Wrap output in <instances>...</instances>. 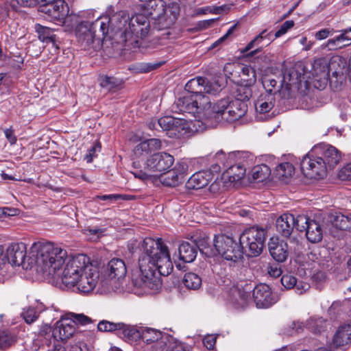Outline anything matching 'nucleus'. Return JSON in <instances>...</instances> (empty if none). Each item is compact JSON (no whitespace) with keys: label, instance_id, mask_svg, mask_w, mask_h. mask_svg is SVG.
<instances>
[{"label":"nucleus","instance_id":"nucleus-15","mask_svg":"<svg viewBox=\"0 0 351 351\" xmlns=\"http://www.w3.org/2000/svg\"><path fill=\"white\" fill-rule=\"evenodd\" d=\"M313 152L322 156L328 170L334 169L341 160V152L328 144H318L313 147Z\"/></svg>","mask_w":351,"mask_h":351},{"label":"nucleus","instance_id":"nucleus-62","mask_svg":"<svg viewBox=\"0 0 351 351\" xmlns=\"http://www.w3.org/2000/svg\"><path fill=\"white\" fill-rule=\"evenodd\" d=\"M4 134L8 141L12 145L14 144L16 141V137L14 134V131L11 129H5L4 130Z\"/></svg>","mask_w":351,"mask_h":351},{"label":"nucleus","instance_id":"nucleus-45","mask_svg":"<svg viewBox=\"0 0 351 351\" xmlns=\"http://www.w3.org/2000/svg\"><path fill=\"white\" fill-rule=\"evenodd\" d=\"M334 226L340 230L351 228V218L342 214L337 215L333 220Z\"/></svg>","mask_w":351,"mask_h":351},{"label":"nucleus","instance_id":"nucleus-38","mask_svg":"<svg viewBox=\"0 0 351 351\" xmlns=\"http://www.w3.org/2000/svg\"><path fill=\"white\" fill-rule=\"evenodd\" d=\"M183 284L189 289L197 290L202 286V278L197 274L189 272L183 278Z\"/></svg>","mask_w":351,"mask_h":351},{"label":"nucleus","instance_id":"nucleus-36","mask_svg":"<svg viewBox=\"0 0 351 351\" xmlns=\"http://www.w3.org/2000/svg\"><path fill=\"white\" fill-rule=\"evenodd\" d=\"M295 173V168L290 162L279 164L274 171L275 176L281 180H286L291 178Z\"/></svg>","mask_w":351,"mask_h":351},{"label":"nucleus","instance_id":"nucleus-24","mask_svg":"<svg viewBox=\"0 0 351 351\" xmlns=\"http://www.w3.org/2000/svg\"><path fill=\"white\" fill-rule=\"evenodd\" d=\"M210 168L213 172L218 173L222 169L225 171L233 162V159H230V153L226 154L223 150H219L214 155L210 156Z\"/></svg>","mask_w":351,"mask_h":351},{"label":"nucleus","instance_id":"nucleus-49","mask_svg":"<svg viewBox=\"0 0 351 351\" xmlns=\"http://www.w3.org/2000/svg\"><path fill=\"white\" fill-rule=\"evenodd\" d=\"M70 319L73 323L81 324V325H87L92 322V320L88 316L84 314H76L71 313H70Z\"/></svg>","mask_w":351,"mask_h":351},{"label":"nucleus","instance_id":"nucleus-11","mask_svg":"<svg viewBox=\"0 0 351 351\" xmlns=\"http://www.w3.org/2000/svg\"><path fill=\"white\" fill-rule=\"evenodd\" d=\"M298 230L306 231L308 241L313 243H319L323 238V230L321 225L315 220L310 219L304 215L298 216Z\"/></svg>","mask_w":351,"mask_h":351},{"label":"nucleus","instance_id":"nucleus-6","mask_svg":"<svg viewBox=\"0 0 351 351\" xmlns=\"http://www.w3.org/2000/svg\"><path fill=\"white\" fill-rule=\"evenodd\" d=\"M98 27L100 29L102 37H105L110 30V17L97 19L92 23L82 22L76 26L75 35L83 49L97 50L100 47L101 38H97L95 34L96 29Z\"/></svg>","mask_w":351,"mask_h":351},{"label":"nucleus","instance_id":"nucleus-35","mask_svg":"<svg viewBox=\"0 0 351 351\" xmlns=\"http://www.w3.org/2000/svg\"><path fill=\"white\" fill-rule=\"evenodd\" d=\"M224 174L228 178L230 182H234L243 179L246 174V171L243 166H239L236 163L232 162L227 168Z\"/></svg>","mask_w":351,"mask_h":351},{"label":"nucleus","instance_id":"nucleus-16","mask_svg":"<svg viewBox=\"0 0 351 351\" xmlns=\"http://www.w3.org/2000/svg\"><path fill=\"white\" fill-rule=\"evenodd\" d=\"M141 337L147 344H153V351H164L167 348V341L170 343V339L167 335H162L160 331L153 328L143 330Z\"/></svg>","mask_w":351,"mask_h":351},{"label":"nucleus","instance_id":"nucleus-25","mask_svg":"<svg viewBox=\"0 0 351 351\" xmlns=\"http://www.w3.org/2000/svg\"><path fill=\"white\" fill-rule=\"evenodd\" d=\"M306 74L304 72H300L296 66L286 69L280 84L281 89L285 88L286 90H289L291 86L300 84Z\"/></svg>","mask_w":351,"mask_h":351},{"label":"nucleus","instance_id":"nucleus-47","mask_svg":"<svg viewBox=\"0 0 351 351\" xmlns=\"http://www.w3.org/2000/svg\"><path fill=\"white\" fill-rule=\"evenodd\" d=\"M21 315L27 324H32L38 319L39 313L35 308L27 307L23 309Z\"/></svg>","mask_w":351,"mask_h":351},{"label":"nucleus","instance_id":"nucleus-61","mask_svg":"<svg viewBox=\"0 0 351 351\" xmlns=\"http://www.w3.org/2000/svg\"><path fill=\"white\" fill-rule=\"evenodd\" d=\"M18 210L9 207L0 208V217L2 216H14L17 214Z\"/></svg>","mask_w":351,"mask_h":351},{"label":"nucleus","instance_id":"nucleus-60","mask_svg":"<svg viewBox=\"0 0 351 351\" xmlns=\"http://www.w3.org/2000/svg\"><path fill=\"white\" fill-rule=\"evenodd\" d=\"M23 7H32L36 3V0H12V4L13 6H16V4Z\"/></svg>","mask_w":351,"mask_h":351},{"label":"nucleus","instance_id":"nucleus-1","mask_svg":"<svg viewBox=\"0 0 351 351\" xmlns=\"http://www.w3.org/2000/svg\"><path fill=\"white\" fill-rule=\"evenodd\" d=\"M37 264L44 275L49 277H61L62 283L69 288L75 287L82 273L90 263V258L84 254L69 256L66 250L52 243L38 245Z\"/></svg>","mask_w":351,"mask_h":351},{"label":"nucleus","instance_id":"nucleus-27","mask_svg":"<svg viewBox=\"0 0 351 351\" xmlns=\"http://www.w3.org/2000/svg\"><path fill=\"white\" fill-rule=\"evenodd\" d=\"M162 147V142L158 138H150L138 143L134 149L135 156L140 158L148 154L149 152L158 150Z\"/></svg>","mask_w":351,"mask_h":351},{"label":"nucleus","instance_id":"nucleus-54","mask_svg":"<svg viewBox=\"0 0 351 351\" xmlns=\"http://www.w3.org/2000/svg\"><path fill=\"white\" fill-rule=\"evenodd\" d=\"M298 294H302L310 289V285L307 282L296 280V284L293 287Z\"/></svg>","mask_w":351,"mask_h":351},{"label":"nucleus","instance_id":"nucleus-3","mask_svg":"<svg viewBox=\"0 0 351 351\" xmlns=\"http://www.w3.org/2000/svg\"><path fill=\"white\" fill-rule=\"evenodd\" d=\"M190 94L178 98L173 105L176 112L187 113L199 121L211 112V101L203 93L216 94L220 90L217 83H210L204 77H197L190 80L185 85Z\"/></svg>","mask_w":351,"mask_h":351},{"label":"nucleus","instance_id":"nucleus-28","mask_svg":"<svg viewBox=\"0 0 351 351\" xmlns=\"http://www.w3.org/2000/svg\"><path fill=\"white\" fill-rule=\"evenodd\" d=\"M350 343H351V323L339 326L332 339L335 348H342Z\"/></svg>","mask_w":351,"mask_h":351},{"label":"nucleus","instance_id":"nucleus-22","mask_svg":"<svg viewBox=\"0 0 351 351\" xmlns=\"http://www.w3.org/2000/svg\"><path fill=\"white\" fill-rule=\"evenodd\" d=\"M268 245L270 254L275 261L283 263L287 259L289 250L285 241L278 238H271Z\"/></svg>","mask_w":351,"mask_h":351},{"label":"nucleus","instance_id":"nucleus-7","mask_svg":"<svg viewBox=\"0 0 351 351\" xmlns=\"http://www.w3.org/2000/svg\"><path fill=\"white\" fill-rule=\"evenodd\" d=\"M214 247L218 254L227 261L237 262L243 258V251L240 241L225 234L216 235Z\"/></svg>","mask_w":351,"mask_h":351},{"label":"nucleus","instance_id":"nucleus-32","mask_svg":"<svg viewBox=\"0 0 351 351\" xmlns=\"http://www.w3.org/2000/svg\"><path fill=\"white\" fill-rule=\"evenodd\" d=\"M180 259L185 263H192L197 254V247L194 243L182 242L178 248Z\"/></svg>","mask_w":351,"mask_h":351},{"label":"nucleus","instance_id":"nucleus-46","mask_svg":"<svg viewBox=\"0 0 351 351\" xmlns=\"http://www.w3.org/2000/svg\"><path fill=\"white\" fill-rule=\"evenodd\" d=\"M262 84L266 91L269 94H272L273 91H279L277 86V81L272 77L266 76L262 78Z\"/></svg>","mask_w":351,"mask_h":351},{"label":"nucleus","instance_id":"nucleus-30","mask_svg":"<svg viewBox=\"0 0 351 351\" xmlns=\"http://www.w3.org/2000/svg\"><path fill=\"white\" fill-rule=\"evenodd\" d=\"M271 32L267 33V30L265 29L261 32L258 36H256L253 40H252L246 47L241 50L242 53H246L250 51L247 53L246 56L247 58H251L258 53L262 51V47H258L263 42V39L268 38L270 40Z\"/></svg>","mask_w":351,"mask_h":351},{"label":"nucleus","instance_id":"nucleus-56","mask_svg":"<svg viewBox=\"0 0 351 351\" xmlns=\"http://www.w3.org/2000/svg\"><path fill=\"white\" fill-rule=\"evenodd\" d=\"M339 176L342 180H351V162L341 169Z\"/></svg>","mask_w":351,"mask_h":351},{"label":"nucleus","instance_id":"nucleus-44","mask_svg":"<svg viewBox=\"0 0 351 351\" xmlns=\"http://www.w3.org/2000/svg\"><path fill=\"white\" fill-rule=\"evenodd\" d=\"M122 326V322L115 323L102 320L99 322L97 328L101 332H115L117 335L119 329Z\"/></svg>","mask_w":351,"mask_h":351},{"label":"nucleus","instance_id":"nucleus-39","mask_svg":"<svg viewBox=\"0 0 351 351\" xmlns=\"http://www.w3.org/2000/svg\"><path fill=\"white\" fill-rule=\"evenodd\" d=\"M306 327L313 333L319 334L326 329V321L322 317H311L306 321Z\"/></svg>","mask_w":351,"mask_h":351},{"label":"nucleus","instance_id":"nucleus-52","mask_svg":"<svg viewBox=\"0 0 351 351\" xmlns=\"http://www.w3.org/2000/svg\"><path fill=\"white\" fill-rule=\"evenodd\" d=\"M294 26L293 21H286L280 27V29L275 33V38H279L285 34L287 31Z\"/></svg>","mask_w":351,"mask_h":351},{"label":"nucleus","instance_id":"nucleus-18","mask_svg":"<svg viewBox=\"0 0 351 351\" xmlns=\"http://www.w3.org/2000/svg\"><path fill=\"white\" fill-rule=\"evenodd\" d=\"M187 169L188 166L185 162H178L173 169L162 176L161 182L167 186H176L184 180Z\"/></svg>","mask_w":351,"mask_h":351},{"label":"nucleus","instance_id":"nucleus-23","mask_svg":"<svg viewBox=\"0 0 351 351\" xmlns=\"http://www.w3.org/2000/svg\"><path fill=\"white\" fill-rule=\"evenodd\" d=\"M58 22L64 23L69 14V7L64 0H56L43 10Z\"/></svg>","mask_w":351,"mask_h":351},{"label":"nucleus","instance_id":"nucleus-57","mask_svg":"<svg viewBox=\"0 0 351 351\" xmlns=\"http://www.w3.org/2000/svg\"><path fill=\"white\" fill-rule=\"evenodd\" d=\"M333 30L329 29H322L316 32L315 37L317 40H323L328 38L329 36L332 35Z\"/></svg>","mask_w":351,"mask_h":351},{"label":"nucleus","instance_id":"nucleus-40","mask_svg":"<svg viewBox=\"0 0 351 351\" xmlns=\"http://www.w3.org/2000/svg\"><path fill=\"white\" fill-rule=\"evenodd\" d=\"M341 40H348V36H346L343 32H341L340 35L329 39L324 47H328L330 50H337L351 45V43H341Z\"/></svg>","mask_w":351,"mask_h":351},{"label":"nucleus","instance_id":"nucleus-42","mask_svg":"<svg viewBox=\"0 0 351 351\" xmlns=\"http://www.w3.org/2000/svg\"><path fill=\"white\" fill-rule=\"evenodd\" d=\"M99 84L108 90H114L121 85V82L114 77L101 76L99 78Z\"/></svg>","mask_w":351,"mask_h":351},{"label":"nucleus","instance_id":"nucleus-55","mask_svg":"<svg viewBox=\"0 0 351 351\" xmlns=\"http://www.w3.org/2000/svg\"><path fill=\"white\" fill-rule=\"evenodd\" d=\"M217 337L213 335H207L203 339L204 346L208 350H213L216 343Z\"/></svg>","mask_w":351,"mask_h":351},{"label":"nucleus","instance_id":"nucleus-41","mask_svg":"<svg viewBox=\"0 0 351 351\" xmlns=\"http://www.w3.org/2000/svg\"><path fill=\"white\" fill-rule=\"evenodd\" d=\"M16 337L8 330H0V349H6L16 342Z\"/></svg>","mask_w":351,"mask_h":351},{"label":"nucleus","instance_id":"nucleus-63","mask_svg":"<svg viewBox=\"0 0 351 351\" xmlns=\"http://www.w3.org/2000/svg\"><path fill=\"white\" fill-rule=\"evenodd\" d=\"M268 274L272 277L278 278L282 274V271L277 265H274L269 267Z\"/></svg>","mask_w":351,"mask_h":351},{"label":"nucleus","instance_id":"nucleus-64","mask_svg":"<svg viewBox=\"0 0 351 351\" xmlns=\"http://www.w3.org/2000/svg\"><path fill=\"white\" fill-rule=\"evenodd\" d=\"M70 351H88V349L84 343H79L72 346Z\"/></svg>","mask_w":351,"mask_h":351},{"label":"nucleus","instance_id":"nucleus-4","mask_svg":"<svg viewBox=\"0 0 351 351\" xmlns=\"http://www.w3.org/2000/svg\"><path fill=\"white\" fill-rule=\"evenodd\" d=\"M110 32L119 35L121 41L126 43L134 36L144 38L149 33L150 24L147 16L141 14L130 16L125 10L116 12L110 17Z\"/></svg>","mask_w":351,"mask_h":351},{"label":"nucleus","instance_id":"nucleus-59","mask_svg":"<svg viewBox=\"0 0 351 351\" xmlns=\"http://www.w3.org/2000/svg\"><path fill=\"white\" fill-rule=\"evenodd\" d=\"M169 343V351H190V348L185 346L182 343L173 342Z\"/></svg>","mask_w":351,"mask_h":351},{"label":"nucleus","instance_id":"nucleus-29","mask_svg":"<svg viewBox=\"0 0 351 351\" xmlns=\"http://www.w3.org/2000/svg\"><path fill=\"white\" fill-rule=\"evenodd\" d=\"M213 180V175L208 171H199L194 173L186 182V186L189 189L197 190L208 185Z\"/></svg>","mask_w":351,"mask_h":351},{"label":"nucleus","instance_id":"nucleus-53","mask_svg":"<svg viewBox=\"0 0 351 351\" xmlns=\"http://www.w3.org/2000/svg\"><path fill=\"white\" fill-rule=\"evenodd\" d=\"M296 278L291 275H284L281 278V283L286 289H292L296 284Z\"/></svg>","mask_w":351,"mask_h":351},{"label":"nucleus","instance_id":"nucleus-9","mask_svg":"<svg viewBox=\"0 0 351 351\" xmlns=\"http://www.w3.org/2000/svg\"><path fill=\"white\" fill-rule=\"evenodd\" d=\"M300 166L303 174L310 179L323 178L328 171L322 156L314 152L313 148L303 157Z\"/></svg>","mask_w":351,"mask_h":351},{"label":"nucleus","instance_id":"nucleus-34","mask_svg":"<svg viewBox=\"0 0 351 351\" xmlns=\"http://www.w3.org/2000/svg\"><path fill=\"white\" fill-rule=\"evenodd\" d=\"M271 175L270 168L264 164L254 166L250 173V179L256 182H263Z\"/></svg>","mask_w":351,"mask_h":351},{"label":"nucleus","instance_id":"nucleus-31","mask_svg":"<svg viewBox=\"0 0 351 351\" xmlns=\"http://www.w3.org/2000/svg\"><path fill=\"white\" fill-rule=\"evenodd\" d=\"M230 159H233V162L237 165L243 166L245 171L254 163L255 160L252 154L245 151L230 152Z\"/></svg>","mask_w":351,"mask_h":351},{"label":"nucleus","instance_id":"nucleus-37","mask_svg":"<svg viewBox=\"0 0 351 351\" xmlns=\"http://www.w3.org/2000/svg\"><path fill=\"white\" fill-rule=\"evenodd\" d=\"M122 325L118 330L117 335L128 340H136L141 337V332L134 326L126 325L124 323H122Z\"/></svg>","mask_w":351,"mask_h":351},{"label":"nucleus","instance_id":"nucleus-19","mask_svg":"<svg viewBox=\"0 0 351 351\" xmlns=\"http://www.w3.org/2000/svg\"><path fill=\"white\" fill-rule=\"evenodd\" d=\"M127 269L124 261L120 258H112L108 264L105 271L111 283H119L125 276ZM114 287L118 286L114 285Z\"/></svg>","mask_w":351,"mask_h":351},{"label":"nucleus","instance_id":"nucleus-48","mask_svg":"<svg viewBox=\"0 0 351 351\" xmlns=\"http://www.w3.org/2000/svg\"><path fill=\"white\" fill-rule=\"evenodd\" d=\"M238 296V298H235V303L241 307H243L247 304L248 300H250V293L241 290H237L235 293Z\"/></svg>","mask_w":351,"mask_h":351},{"label":"nucleus","instance_id":"nucleus-58","mask_svg":"<svg viewBox=\"0 0 351 351\" xmlns=\"http://www.w3.org/2000/svg\"><path fill=\"white\" fill-rule=\"evenodd\" d=\"M163 63H164V62L146 63L142 67V70L143 71V72H145V73L149 72L151 71H153V70L160 67V66H162L163 64Z\"/></svg>","mask_w":351,"mask_h":351},{"label":"nucleus","instance_id":"nucleus-43","mask_svg":"<svg viewBox=\"0 0 351 351\" xmlns=\"http://www.w3.org/2000/svg\"><path fill=\"white\" fill-rule=\"evenodd\" d=\"M242 80L246 82L247 86H251L256 82V75L254 68L250 66H243L241 69Z\"/></svg>","mask_w":351,"mask_h":351},{"label":"nucleus","instance_id":"nucleus-14","mask_svg":"<svg viewBox=\"0 0 351 351\" xmlns=\"http://www.w3.org/2000/svg\"><path fill=\"white\" fill-rule=\"evenodd\" d=\"M174 162V157L167 152H158L146 160L145 169L150 173H160L169 169Z\"/></svg>","mask_w":351,"mask_h":351},{"label":"nucleus","instance_id":"nucleus-13","mask_svg":"<svg viewBox=\"0 0 351 351\" xmlns=\"http://www.w3.org/2000/svg\"><path fill=\"white\" fill-rule=\"evenodd\" d=\"M99 273L98 269L90 263L82 273L75 287L83 293H91L99 282Z\"/></svg>","mask_w":351,"mask_h":351},{"label":"nucleus","instance_id":"nucleus-12","mask_svg":"<svg viewBox=\"0 0 351 351\" xmlns=\"http://www.w3.org/2000/svg\"><path fill=\"white\" fill-rule=\"evenodd\" d=\"M158 124L162 130L168 132L169 136L180 137L189 128V121L171 116L160 118Z\"/></svg>","mask_w":351,"mask_h":351},{"label":"nucleus","instance_id":"nucleus-33","mask_svg":"<svg viewBox=\"0 0 351 351\" xmlns=\"http://www.w3.org/2000/svg\"><path fill=\"white\" fill-rule=\"evenodd\" d=\"M274 106V97L272 94L261 95L255 102V109L259 113H266Z\"/></svg>","mask_w":351,"mask_h":351},{"label":"nucleus","instance_id":"nucleus-17","mask_svg":"<svg viewBox=\"0 0 351 351\" xmlns=\"http://www.w3.org/2000/svg\"><path fill=\"white\" fill-rule=\"evenodd\" d=\"M252 295L258 308H268L276 302L270 287L266 284L258 285L254 289Z\"/></svg>","mask_w":351,"mask_h":351},{"label":"nucleus","instance_id":"nucleus-8","mask_svg":"<svg viewBox=\"0 0 351 351\" xmlns=\"http://www.w3.org/2000/svg\"><path fill=\"white\" fill-rule=\"evenodd\" d=\"M266 230L258 227L245 230L240 236L239 240L244 249H248V255L257 256L262 253L265 245Z\"/></svg>","mask_w":351,"mask_h":351},{"label":"nucleus","instance_id":"nucleus-50","mask_svg":"<svg viewBox=\"0 0 351 351\" xmlns=\"http://www.w3.org/2000/svg\"><path fill=\"white\" fill-rule=\"evenodd\" d=\"M35 29L39 34V38L43 41L51 38V29L39 24L35 25Z\"/></svg>","mask_w":351,"mask_h":351},{"label":"nucleus","instance_id":"nucleus-26","mask_svg":"<svg viewBox=\"0 0 351 351\" xmlns=\"http://www.w3.org/2000/svg\"><path fill=\"white\" fill-rule=\"evenodd\" d=\"M67 322L68 319H64L56 323L52 331V335L56 339L65 341L71 337L75 333L74 325Z\"/></svg>","mask_w":351,"mask_h":351},{"label":"nucleus","instance_id":"nucleus-21","mask_svg":"<svg viewBox=\"0 0 351 351\" xmlns=\"http://www.w3.org/2000/svg\"><path fill=\"white\" fill-rule=\"evenodd\" d=\"M27 253V246L24 243L11 244L7 250L8 262L14 266L21 265L25 261Z\"/></svg>","mask_w":351,"mask_h":351},{"label":"nucleus","instance_id":"nucleus-20","mask_svg":"<svg viewBox=\"0 0 351 351\" xmlns=\"http://www.w3.org/2000/svg\"><path fill=\"white\" fill-rule=\"evenodd\" d=\"M297 221L298 217H295L292 214H282L276 221V230L282 237H289L294 228L298 230Z\"/></svg>","mask_w":351,"mask_h":351},{"label":"nucleus","instance_id":"nucleus-5","mask_svg":"<svg viewBox=\"0 0 351 351\" xmlns=\"http://www.w3.org/2000/svg\"><path fill=\"white\" fill-rule=\"evenodd\" d=\"M239 95L234 100L229 99L219 100L213 107L211 106V112L209 115H205L202 120L215 119L216 121L225 120L233 122L243 117L247 110L246 101L251 97V93L247 88L238 89Z\"/></svg>","mask_w":351,"mask_h":351},{"label":"nucleus","instance_id":"nucleus-2","mask_svg":"<svg viewBox=\"0 0 351 351\" xmlns=\"http://www.w3.org/2000/svg\"><path fill=\"white\" fill-rule=\"evenodd\" d=\"M141 254L138 260L139 287H147L157 290L160 287L161 282L158 271L162 276H168L173 271V263L171 260L168 247L162 243L161 239L155 240L146 237L141 243Z\"/></svg>","mask_w":351,"mask_h":351},{"label":"nucleus","instance_id":"nucleus-51","mask_svg":"<svg viewBox=\"0 0 351 351\" xmlns=\"http://www.w3.org/2000/svg\"><path fill=\"white\" fill-rule=\"evenodd\" d=\"M101 145L99 142L95 143L88 151V153L84 156V160L87 162H91L94 157L97 156V152H100Z\"/></svg>","mask_w":351,"mask_h":351},{"label":"nucleus","instance_id":"nucleus-10","mask_svg":"<svg viewBox=\"0 0 351 351\" xmlns=\"http://www.w3.org/2000/svg\"><path fill=\"white\" fill-rule=\"evenodd\" d=\"M329 75L328 62L326 58L315 60L308 73V78L312 81L313 86L318 89H324L328 83Z\"/></svg>","mask_w":351,"mask_h":351}]
</instances>
